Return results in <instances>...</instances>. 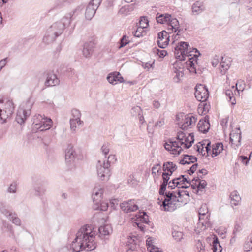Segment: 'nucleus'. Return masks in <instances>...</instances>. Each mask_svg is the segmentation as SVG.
<instances>
[{
  "mask_svg": "<svg viewBox=\"0 0 252 252\" xmlns=\"http://www.w3.org/2000/svg\"><path fill=\"white\" fill-rule=\"evenodd\" d=\"M103 193V189L99 186H96L93 189L92 195L94 203L99 205L101 201L102 195Z\"/></svg>",
  "mask_w": 252,
  "mask_h": 252,
  "instance_id": "17",
  "label": "nucleus"
},
{
  "mask_svg": "<svg viewBox=\"0 0 252 252\" xmlns=\"http://www.w3.org/2000/svg\"><path fill=\"white\" fill-rule=\"evenodd\" d=\"M197 119L192 116L185 115L183 113H180L176 115L175 124L177 126L184 130L190 126L195 124Z\"/></svg>",
  "mask_w": 252,
  "mask_h": 252,
  "instance_id": "4",
  "label": "nucleus"
},
{
  "mask_svg": "<svg viewBox=\"0 0 252 252\" xmlns=\"http://www.w3.org/2000/svg\"><path fill=\"white\" fill-rule=\"evenodd\" d=\"M108 163H106L104 161L101 162L100 160L98 161L96 168L98 176L101 180H108L110 176V169Z\"/></svg>",
  "mask_w": 252,
  "mask_h": 252,
  "instance_id": "6",
  "label": "nucleus"
},
{
  "mask_svg": "<svg viewBox=\"0 0 252 252\" xmlns=\"http://www.w3.org/2000/svg\"><path fill=\"white\" fill-rule=\"evenodd\" d=\"M46 80L45 85L46 86H53L59 85L60 80L53 72L48 71L46 73Z\"/></svg>",
  "mask_w": 252,
  "mask_h": 252,
  "instance_id": "16",
  "label": "nucleus"
},
{
  "mask_svg": "<svg viewBox=\"0 0 252 252\" xmlns=\"http://www.w3.org/2000/svg\"><path fill=\"white\" fill-rule=\"evenodd\" d=\"M196 247L197 250V252H204V246L200 240H198L196 242Z\"/></svg>",
  "mask_w": 252,
  "mask_h": 252,
  "instance_id": "52",
  "label": "nucleus"
},
{
  "mask_svg": "<svg viewBox=\"0 0 252 252\" xmlns=\"http://www.w3.org/2000/svg\"><path fill=\"white\" fill-rule=\"evenodd\" d=\"M67 0H57L55 3V7L60 8L62 7L65 2H67Z\"/></svg>",
  "mask_w": 252,
  "mask_h": 252,
  "instance_id": "55",
  "label": "nucleus"
},
{
  "mask_svg": "<svg viewBox=\"0 0 252 252\" xmlns=\"http://www.w3.org/2000/svg\"><path fill=\"white\" fill-rule=\"evenodd\" d=\"M170 36L167 32L162 31L158 33V40L157 43L159 47L165 48L169 43Z\"/></svg>",
  "mask_w": 252,
  "mask_h": 252,
  "instance_id": "14",
  "label": "nucleus"
},
{
  "mask_svg": "<svg viewBox=\"0 0 252 252\" xmlns=\"http://www.w3.org/2000/svg\"><path fill=\"white\" fill-rule=\"evenodd\" d=\"M129 204L128 202H124L120 204L121 208L123 211H124L126 213H128V209H130L129 208H128Z\"/></svg>",
  "mask_w": 252,
  "mask_h": 252,
  "instance_id": "59",
  "label": "nucleus"
},
{
  "mask_svg": "<svg viewBox=\"0 0 252 252\" xmlns=\"http://www.w3.org/2000/svg\"><path fill=\"white\" fill-rule=\"evenodd\" d=\"M144 29L140 26L138 27L136 30L134 31V36L137 37L143 36V33L145 34Z\"/></svg>",
  "mask_w": 252,
  "mask_h": 252,
  "instance_id": "46",
  "label": "nucleus"
},
{
  "mask_svg": "<svg viewBox=\"0 0 252 252\" xmlns=\"http://www.w3.org/2000/svg\"><path fill=\"white\" fill-rule=\"evenodd\" d=\"M252 249V235L248 237L247 241L244 245V249L245 251H250Z\"/></svg>",
  "mask_w": 252,
  "mask_h": 252,
  "instance_id": "36",
  "label": "nucleus"
},
{
  "mask_svg": "<svg viewBox=\"0 0 252 252\" xmlns=\"http://www.w3.org/2000/svg\"><path fill=\"white\" fill-rule=\"evenodd\" d=\"M197 127L199 131L205 133L210 128V124L205 121H199L197 125Z\"/></svg>",
  "mask_w": 252,
  "mask_h": 252,
  "instance_id": "27",
  "label": "nucleus"
},
{
  "mask_svg": "<svg viewBox=\"0 0 252 252\" xmlns=\"http://www.w3.org/2000/svg\"><path fill=\"white\" fill-rule=\"evenodd\" d=\"M189 44L186 42L181 41L174 47V57L177 60L174 63L175 66H178V61L184 62L186 64L187 69L190 72L196 73L195 65L197 63V58L201 55L199 51L196 48H193L191 50L189 49Z\"/></svg>",
  "mask_w": 252,
  "mask_h": 252,
  "instance_id": "1",
  "label": "nucleus"
},
{
  "mask_svg": "<svg viewBox=\"0 0 252 252\" xmlns=\"http://www.w3.org/2000/svg\"><path fill=\"white\" fill-rule=\"evenodd\" d=\"M95 233L92 227L87 225L82 226L77 232L76 238L72 242L71 248L73 252H79L81 250L87 251L94 250L96 244L94 241Z\"/></svg>",
  "mask_w": 252,
  "mask_h": 252,
  "instance_id": "2",
  "label": "nucleus"
},
{
  "mask_svg": "<svg viewBox=\"0 0 252 252\" xmlns=\"http://www.w3.org/2000/svg\"><path fill=\"white\" fill-rule=\"evenodd\" d=\"M32 106V104L29 99L26 103V108H20L18 109L16 117V120L18 123L22 125L25 122L27 117L31 114V109Z\"/></svg>",
  "mask_w": 252,
  "mask_h": 252,
  "instance_id": "5",
  "label": "nucleus"
},
{
  "mask_svg": "<svg viewBox=\"0 0 252 252\" xmlns=\"http://www.w3.org/2000/svg\"><path fill=\"white\" fill-rule=\"evenodd\" d=\"M94 47L95 44L94 42L90 41L85 43L82 50L83 56L86 58L90 57L94 52Z\"/></svg>",
  "mask_w": 252,
  "mask_h": 252,
  "instance_id": "18",
  "label": "nucleus"
},
{
  "mask_svg": "<svg viewBox=\"0 0 252 252\" xmlns=\"http://www.w3.org/2000/svg\"><path fill=\"white\" fill-rule=\"evenodd\" d=\"M199 215H210L209 213L208 207L206 204H204L201 206L198 211Z\"/></svg>",
  "mask_w": 252,
  "mask_h": 252,
  "instance_id": "42",
  "label": "nucleus"
},
{
  "mask_svg": "<svg viewBox=\"0 0 252 252\" xmlns=\"http://www.w3.org/2000/svg\"><path fill=\"white\" fill-rule=\"evenodd\" d=\"M110 145L108 143L104 144L101 147V150L102 153L104 155H106L108 154L109 152L110 148H109Z\"/></svg>",
  "mask_w": 252,
  "mask_h": 252,
  "instance_id": "49",
  "label": "nucleus"
},
{
  "mask_svg": "<svg viewBox=\"0 0 252 252\" xmlns=\"http://www.w3.org/2000/svg\"><path fill=\"white\" fill-rule=\"evenodd\" d=\"M192 12L195 14L198 15L204 10V7L202 3L200 1H197L193 4L192 7Z\"/></svg>",
  "mask_w": 252,
  "mask_h": 252,
  "instance_id": "30",
  "label": "nucleus"
},
{
  "mask_svg": "<svg viewBox=\"0 0 252 252\" xmlns=\"http://www.w3.org/2000/svg\"><path fill=\"white\" fill-rule=\"evenodd\" d=\"M7 110V113L9 114H13L14 110V104L12 101L8 100L5 104L4 108Z\"/></svg>",
  "mask_w": 252,
  "mask_h": 252,
  "instance_id": "38",
  "label": "nucleus"
},
{
  "mask_svg": "<svg viewBox=\"0 0 252 252\" xmlns=\"http://www.w3.org/2000/svg\"><path fill=\"white\" fill-rule=\"evenodd\" d=\"M210 215H199V223L198 224L199 226L201 225L202 227H204L203 230L211 226Z\"/></svg>",
  "mask_w": 252,
  "mask_h": 252,
  "instance_id": "23",
  "label": "nucleus"
},
{
  "mask_svg": "<svg viewBox=\"0 0 252 252\" xmlns=\"http://www.w3.org/2000/svg\"><path fill=\"white\" fill-rule=\"evenodd\" d=\"M85 6L81 5L73 11V14L69 13L63 17L60 21L53 23L47 30L45 36L43 38V41L46 44H50L53 42L56 38L61 35L64 30L70 24L71 17L76 12H79L83 10Z\"/></svg>",
  "mask_w": 252,
  "mask_h": 252,
  "instance_id": "3",
  "label": "nucleus"
},
{
  "mask_svg": "<svg viewBox=\"0 0 252 252\" xmlns=\"http://www.w3.org/2000/svg\"><path fill=\"white\" fill-rule=\"evenodd\" d=\"M179 63L181 64L180 66L179 67V69H177L176 67L175 69H174V73H176L175 77H174V79H176L175 81L176 82H180L181 80H182L184 77V68L186 67V64L184 63V62L180 61Z\"/></svg>",
  "mask_w": 252,
  "mask_h": 252,
  "instance_id": "22",
  "label": "nucleus"
},
{
  "mask_svg": "<svg viewBox=\"0 0 252 252\" xmlns=\"http://www.w3.org/2000/svg\"><path fill=\"white\" fill-rule=\"evenodd\" d=\"M186 195L184 190L174 189V209L186 204L184 199Z\"/></svg>",
  "mask_w": 252,
  "mask_h": 252,
  "instance_id": "10",
  "label": "nucleus"
},
{
  "mask_svg": "<svg viewBox=\"0 0 252 252\" xmlns=\"http://www.w3.org/2000/svg\"><path fill=\"white\" fill-rule=\"evenodd\" d=\"M176 138L179 141V142H194V135L193 133H188V136H186V134L182 132L179 131L178 132L177 136Z\"/></svg>",
  "mask_w": 252,
  "mask_h": 252,
  "instance_id": "20",
  "label": "nucleus"
},
{
  "mask_svg": "<svg viewBox=\"0 0 252 252\" xmlns=\"http://www.w3.org/2000/svg\"><path fill=\"white\" fill-rule=\"evenodd\" d=\"M183 236L184 235L182 231L174 230V240L180 242L184 238Z\"/></svg>",
  "mask_w": 252,
  "mask_h": 252,
  "instance_id": "47",
  "label": "nucleus"
},
{
  "mask_svg": "<svg viewBox=\"0 0 252 252\" xmlns=\"http://www.w3.org/2000/svg\"><path fill=\"white\" fill-rule=\"evenodd\" d=\"M37 195H40L42 194H43L45 191L46 189L43 187H35L34 189Z\"/></svg>",
  "mask_w": 252,
  "mask_h": 252,
  "instance_id": "57",
  "label": "nucleus"
},
{
  "mask_svg": "<svg viewBox=\"0 0 252 252\" xmlns=\"http://www.w3.org/2000/svg\"><path fill=\"white\" fill-rule=\"evenodd\" d=\"M191 185V181L188 180L182 175L181 177L174 178V189H179L180 188H187Z\"/></svg>",
  "mask_w": 252,
  "mask_h": 252,
  "instance_id": "12",
  "label": "nucleus"
},
{
  "mask_svg": "<svg viewBox=\"0 0 252 252\" xmlns=\"http://www.w3.org/2000/svg\"><path fill=\"white\" fill-rule=\"evenodd\" d=\"M170 173L168 172H164L162 174V178H163V182L162 184H164V185H167L168 180H169V176ZM171 184H173V179L170 181L168 183V188H170L171 189H173L172 187V185H170Z\"/></svg>",
  "mask_w": 252,
  "mask_h": 252,
  "instance_id": "32",
  "label": "nucleus"
},
{
  "mask_svg": "<svg viewBox=\"0 0 252 252\" xmlns=\"http://www.w3.org/2000/svg\"><path fill=\"white\" fill-rule=\"evenodd\" d=\"M174 33L177 32L176 35H174V42L180 38L181 35L185 32V29L182 27L179 24L178 20L174 18Z\"/></svg>",
  "mask_w": 252,
  "mask_h": 252,
  "instance_id": "21",
  "label": "nucleus"
},
{
  "mask_svg": "<svg viewBox=\"0 0 252 252\" xmlns=\"http://www.w3.org/2000/svg\"><path fill=\"white\" fill-rule=\"evenodd\" d=\"M222 143H207L206 145V150L207 153L212 151V154L217 156L223 150Z\"/></svg>",
  "mask_w": 252,
  "mask_h": 252,
  "instance_id": "13",
  "label": "nucleus"
},
{
  "mask_svg": "<svg viewBox=\"0 0 252 252\" xmlns=\"http://www.w3.org/2000/svg\"><path fill=\"white\" fill-rule=\"evenodd\" d=\"M239 160L241 161V162L245 164V165H247L248 163L249 162L250 158H248L245 156H240L239 157Z\"/></svg>",
  "mask_w": 252,
  "mask_h": 252,
  "instance_id": "60",
  "label": "nucleus"
},
{
  "mask_svg": "<svg viewBox=\"0 0 252 252\" xmlns=\"http://www.w3.org/2000/svg\"><path fill=\"white\" fill-rule=\"evenodd\" d=\"M171 15L169 14H159L158 13L157 14L156 16V20L158 23H160V24H165L168 23H170V25L171 26L170 29L172 30V31H173V26L172 25L171 22L172 20H171Z\"/></svg>",
  "mask_w": 252,
  "mask_h": 252,
  "instance_id": "19",
  "label": "nucleus"
},
{
  "mask_svg": "<svg viewBox=\"0 0 252 252\" xmlns=\"http://www.w3.org/2000/svg\"><path fill=\"white\" fill-rule=\"evenodd\" d=\"M72 115L73 117L72 119H77L81 117V114L80 111L76 109H73L71 111Z\"/></svg>",
  "mask_w": 252,
  "mask_h": 252,
  "instance_id": "50",
  "label": "nucleus"
},
{
  "mask_svg": "<svg viewBox=\"0 0 252 252\" xmlns=\"http://www.w3.org/2000/svg\"><path fill=\"white\" fill-rule=\"evenodd\" d=\"M52 121L50 118H44L43 120L41 121V125L40 128H39L38 131H43L49 129L52 126Z\"/></svg>",
  "mask_w": 252,
  "mask_h": 252,
  "instance_id": "26",
  "label": "nucleus"
},
{
  "mask_svg": "<svg viewBox=\"0 0 252 252\" xmlns=\"http://www.w3.org/2000/svg\"><path fill=\"white\" fill-rule=\"evenodd\" d=\"M197 158L194 156L185 155L183 159H182L179 163L181 164H189L194 163L197 161Z\"/></svg>",
  "mask_w": 252,
  "mask_h": 252,
  "instance_id": "25",
  "label": "nucleus"
},
{
  "mask_svg": "<svg viewBox=\"0 0 252 252\" xmlns=\"http://www.w3.org/2000/svg\"><path fill=\"white\" fill-rule=\"evenodd\" d=\"M13 114L7 113V110L4 109H1L0 108V119L3 121L2 123L6 122V120L10 117Z\"/></svg>",
  "mask_w": 252,
  "mask_h": 252,
  "instance_id": "35",
  "label": "nucleus"
},
{
  "mask_svg": "<svg viewBox=\"0 0 252 252\" xmlns=\"http://www.w3.org/2000/svg\"><path fill=\"white\" fill-rule=\"evenodd\" d=\"M241 132L239 127L232 130L230 133V142H241Z\"/></svg>",
  "mask_w": 252,
  "mask_h": 252,
  "instance_id": "24",
  "label": "nucleus"
},
{
  "mask_svg": "<svg viewBox=\"0 0 252 252\" xmlns=\"http://www.w3.org/2000/svg\"><path fill=\"white\" fill-rule=\"evenodd\" d=\"M128 38V37L126 35H124L122 38L120 39L119 41V46L118 48L119 49L122 48L128 44L129 43V41L127 39Z\"/></svg>",
  "mask_w": 252,
  "mask_h": 252,
  "instance_id": "41",
  "label": "nucleus"
},
{
  "mask_svg": "<svg viewBox=\"0 0 252 252\" xmlns=\"http://www.w3.org/2000/svg\"><path fill=\"white\" fill-rule=\"evenodd\" d=\"M173 197V191L168 192L165 193L164 199L161 206L163 207L164 211H172L173 207L172 206V198Z\"/></svg>",
  "mask_w": 252,
  "mask_h": 252,
  "instance_id": "15",
  "label": "nucleus"
},
{
  "mask_svg": "<svg viewBox=\"0 0 252 252\" xmlns=\"http://www.w3.org/2000/svg\"><path fill=\"white\" fill-rule=\"evenodd\" d=\"M43 119H44V118H43L40 115L35 116L33 118L32 123L33 128L38 130L39 128L41 127V121L43 120Z\"/></svg>",
  "mask_w": 252,
  "mask_h": 252,
  "instance_id": "29",
  "label": "nucleus"
},
{
  "mask_svg": "<svg viewBox=\"0 0 252 252\" xmlns=\"http://www.w3.org/2000/svg\"><path fill=\"white\" fill-rule=\"evenodd\" d=\"M117 160L116 156L114 155H110L107 159V161L106 163H108L109 166L111 163H114Z\"/></svg>",
  "mask_w": 252,
  "mask_h": 252,
  "instance_id": "53",
  "label": "nucleus"
},
{
  "mask_svg": "<svg viewBox=\"0 0 252 252\" xmlns=\"http://www.w3.org/2000/svg\"><path fill=\"white\" fill-rule=\"evenodd\" d=\"M231 199V204L232 205L236 206L238 205L239 203L241 201V197L236 191H233L230 195Z\"/></svg>",
  "mask_w": 252,
  "mask_h": 252,
  "instance_id": "28",
  "label": "nucleus"
},
{
  "mask_svg": "<svg viewBox=\"0 0 252 252\" xmlns=\"http://www.w3.org/2000/svg\"><path fill=\"white\" fill-rule=\"evenodd\" d=\"M100 3L101 0H92L86 8L85 15L86 19L89 20L92 19Z\"/></svg>",
  "mask_w": 252,
  "mask_h": 252,
  "instance_id": "9",
  "label": "nucleus"
},
{
  "mask_svg": "<svg viewBox=\"0 0 252 252\" xmlns=\"http://www.w3.org/2000/svg\"><path fill=\"white\" fill-rule=\"evenodd\" d=\"M131 114L133 117L140 115V114L142 113V110L141 107L138 106H135L132 108L131 111Z\"/></svg>",
  "mask_w": 252,
  "mask_h": 252,
  "instance_id": "43",
  "label": "nucleus"
},
{
  "mask_svg": "<svg viewBox=\"0 0 252 252\" xmlns=\"http://www.w3.org/2000/svg\"><path fill=\"white\" fill-rule=\"evenodd\" d=\"M213 249L214 252H221L222 248L220 245L217 238H216L213 243Z\"/></svg>",
  "mask_w": 252,
  "mask_h": 252,
  "instance_id": "40",
  "label": "nucleus"
},
{
  "mask_svg": "<svg viewBox=\"0 0 252 252\" xmlns=\"http://www.w3.org/2000/svg\"><path fill=\"white\" fill-rule=\"evenodd\" d=\"M195 96L199 101L205 102L209 97V91L206 86L202 84H197L195 87Z\"/></svg>",
  "mask_w": 252,
  "mask_h": 252,
  "instance_id": "8",
  "label": "nucleus"
},
{
  "mask_svg": "<svg viewBox=\"0 0 252 252\" xmlns=\"http://www.w3.org/2000/svg\"><path fill=\"white\" fill-rule=\"evenodd\" d=\"M0 211L7 218L11 215V212L7 209L6 205L2 202H0Z\"/></svg>",
  "mask_w": 252,
  "mask_h": 252,
  "instance_id": "44",
  "label": "nucleus"
},
{
  "mask_svg": "<svg viewBox=\"0 0 252 252\" xmlns=\"http://www.w3.org/2000/svg\"><path fill=\"white\" fill-rule=\"evenodd\" d=\"M126 202H128L129 204L128 208H129V209H128V213L134 212L135 211H136L138 209L137 205L135 204L132 200H129Z\"/></svg>",
  "mask_w": 252,
  "mask_h": 252,
  "instance_id": "48",
  "label": "nucleus"
},
{
  "mask_svg": "<svg viewBox=\"0 0 252 252\" xmlns=\"http://www.w3.org/2000/svg\"><path fill=\"white\" fill-rule=\"evenodd\" d=\"M98 231L101 236H106L109 235L112 230L109 225H104L100 226L98 229Z\"/></svg>",
  "mask_w": 252,
  "mask_h": 252,
  "instance_id": "33",
  "label": "nucleus"
},
{
  "mask_svg": "<svg viewBox=\"0 0 252 252\" xmlns=\"http://www.w3.org/2000/svg\"><path fill=\"white\" fill-rule=\"evenodd\" d=\"M173 169V162H167L166 163H164L163 165V169L164 172H168L170 173V175H172L173 171L172 169Z\"/></svg>",
  "mask_w": 252,
  "mask_h": 252,
  "instance_id": "34",
  "label": "nucleus"
},
{
  "mask_svg": "<svg viewBox=\"0 0 252 252\" xmlns=\"http://www.w3.org/2000/svg\"><path fill=\"white\" fill-rule=\"evenodd\" d=\"M76 156V152L74 149V146L72 143L67 144L65 149V161L68 165L73 163Z\"/></svg>",
  "mask_w": 252,
  "mask_h": 252,
  "instance_id": "11",
  "label": "nucleus"
},
{
  "mask_svg": "<svg viewBox=\"0 0 252 252\" xmlns=\"http://www.w3.org/2000/svg\"><path fill=\"white\" fill-rule=\"evenodd\" d=\"M134 7L132 4L126 5L120 8L119 13L125 15H127L129 12L133 10Z\"/></svg>",
  "mask_w": 252,
  "mask_h": 252,
  "instance_id": "31",
  "label": "nucleus"
},
{
  "mask_svg": "<svg viewBox=\"0 0 252 252\" xmlns=\"http://www.w3.org/2000/svg\"><path fill=\"white\" fill-rule=\"evenodd\" d=\"M149 21L145 16H142L140 17V19L139 20V26L142 27L143 28H146L148 26Z\"/></svg>",
  "mask_w": 252,
  "mask_h": 252,
  "instance_id": "45",
  "label": "nucleus"
},
{
  "mask_svg": "<svg viewBox=\"0 0 252 252\" xmlns=\"http://www.w3.org/2000/svg\"><path fill=\"white\" fill-rule=\"evenodd\" d=\"M245 88V84L243 81L238 82L236 84V88L235 91L236 90L238 93L240 91H243Z\"/></svg>",
  "mask_w": 252,
  "mask_h": 252,
  "instance_id": "51",
  "label": "nucleus"
},
{
  "mask_svg": "<svg viewBox=\"0 0 252 252\" xmlns=\"http://www.w3.org/2000/svg\"><path fill=\"white\" fill-rule=\"evenodd\" d=\"M198 165L197 163H195L191 166L190 169L188 170V173L190 175L192 174L196 170Z\"/></svg>",
  "mask_w": 252,
  "mask_h": 252,
  "instance_id": "63",
  "label": "nucleus"
},
{
  "mask_svg": "<svg viewBox=\"0 0 252 252\" xmlns=\"http://www.w3.org/2000/svg\"><path fill=\"white\" fill-rule=\"evenodd\" d=\"M156 53L160 58H164L167 54L166 50H160L158 49H156Z\"/></svg>",
  "mask_w": 252,
  "mask_h": 252,
  "instance_id": "61",
  "label": "nucleus"
},
{
  "mask_svg": "<svg viewBox=\"0 0 252 252\" xmlns=\"http://www.w3.org/2000/svg\"><path fill=\"white\" fill-rule=\"evenodd\" d=\"M117 72L110 73L107 77L108 81L112 84H116L118 83V76L116 74Z\"/></svg>",
  "mask_w": 252,
  "mask_h": 252,
  "instance_id": "37",
  "label": "nucleus"
},
{
  "mask_svg": "<svg viewBox=\"0 0 252 252\" xmlns=\"http://www.w3.org/2000/svg\"><path fill=\"white\" fill-rule=\"evenodd\" d=\"M147 249L150 252H162L161 251H159L158 250V247H156L155 245H153L152 247L149 246Z\"/></svg>",
  "mask_w": 252,
  "mask_h": 252,
  "instance_id": "64",
  "label": "nucleus"
},
{
  "mask_svg": "<svg viewBox=\"0 0 252 252\" xmlns=\"http://www.w3.org/2000/svg\"><path fill=\"white\" fill-rule=\"evenodd\" d=\"M164 121L163 118H160L154 125V127L155 128H158L160 127L163 125H164Z\"/></svg>",
  "mask_w": 252,
  "mask_h": 252,
  "instance_id": "58",
  "label": "nucleus"
},
{
  "mask_svg": "<svg viewBox=\"0 0 252 252\" xmlns=\"http://www.w3.org/2000/svg\"><path fill=\"white\" fill-rule=\"evenodd\" d=\"M201 175H198L197 177L193 178L191 180V188L196 191L197 194L201 195L205 192V188L207 186L205 180H200Z\"/></svg>",
  "mask_w": 252,
  "mask_h": 252,
  "instance_id": "7",
  "label": "nucleus"
},
{
  "mask_svg": "<svg viewBox=\"0 0 252 252\" xmlns=\"http://www.w3.org/2000/svg\"><path fill=\"white\" fill-rule=\"evenodd\" d=\"M220 66L221 68V72L222 74L225 73V71L229 68V65L225 62H221L220 63Z\"/></svg>",
  "mask_w": 252,
  "mask_h": 252,
  "instance_id": "56",
  "label": "nucleus"
},
{
  "mask_svg": "<svg viewBox=\"0 0 252 252\" xmlns=\"http://www.w3.org/2000/svg\"><path fill=\"white\" fill-rule=\"evenodd\" d=\"M17 189V184L13 182L9 187L7 191L9 193H15Z\"/></svg>",
  "mask_w": 252,
  "mask_h": 252,
  "instance_id": "54",
  "label": "nucleus"
},
{
  "mask_svg": "<svg viewBox=\"0 0 252 252\" xmlns=\"http://www.w3.org/2000/svg\"><path fill=\"white\" fill-rule=\"evenodd\" d=\"M164 148L165 149L168 151H171V152H173V143H164Z\"/></svg>",
  "mask_w": 252,
  "mask_h": 252,
  "instance_id": "62",
  "label": "nucleus"
},
{
  "mask_svg": "<svg viewBox=\"0 0 252 252\" xmlns=\"http://www.w3.org/2000/svg\"><path fill=\"white\" fill-rule=\"evenodd\" d=\"M8 218L12 221V222L16 225L20 226L21 225V220L17 217V215L15 213H11V215L9 216Z\"/></svg>",
  "mask_w": 252,
  "mask_h": 252,
  "instance_id": "39",
  "label": "nucleus"
}]
</instances>
